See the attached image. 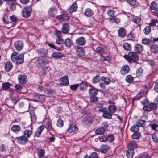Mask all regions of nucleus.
Returning <instances> with one entry per match:
<instances>
[{
  "mask_svg": "<svg viewBox=\"0 0 158 158\" xmlns=\"http://www.w3.org/2000/svg\"><path fill=\"white\" fill-rule=\"evenodd\" d=\"M136 77L141 76L143 73V70L141 68H139L136 71Z\"/></svg>",
  "mask_w": 158,
  "mask_h": 158,
  "instance_id": "obj_57",
  "label": "nucleus"
},
{
  "mask_svg": "<svg viewBox=\"0 0 158 158\" xmlns=\"http://www.w3.org/2000/svg\"><path fill=\"white\" fill-rule=\"evenodd\" d=\"M130 70L129 66L127 65L123 66L121 69V73L123 75H124L128 73Z\"/></svg>",
  "mask_w": 158,
  "mask_h": 158,
  "instance_id": "obj_21",
  "label": "nucleus"
},
{
  "mask_svg": "<svg viewBox=\"0 0 158 158\" xmlns=\"http://www.w3.org/2000/svg\"><path fill=\"white\" fill-rule=\"evenodd\" d=\"M32 9L30 6L25 7L22 11V16L25 18L29 17L31 13Z\"/></svg>",
  "mask_w": 158,
  "mask_h": 158,
  "instance_id": "obj_5",
  "label": "nucleus"
},
{
  "mask_svg": "<svg viewBox=\"0 0 158 158\" xmlns=\"http://www.w3.org/2000/svg\"><path fill=\"white\" fill-rule=\"evenodd\" d=\"M30 116L32 121L35 122L36 120V116L34 112L32 111L30 113Z\"/></svg>",
  "mask_w": 158,
  "mask_h": 158,
  "instance_id": "obj_63",
  "label": "nucleus"
},
{
  "mask_svg": "<svg viewBox=\"0 0 158 158\" xmlns=\"http://www.w3.org/2000/svg\"><path fill=\"white\" fill-rule=\"evenodd\" d=\"M158 25V21L157 19H153L152 20L150 23L149 24V25L151 27H153L156 26V24ZM158 25H156L158 26Z\"/></svg>",
  "mask_w": 158,
  "mask_h": 158,
  "instance_id": "obj_54",
  "label": "nucleus"
},
{
  "mask_svg": "<svg viewBox=\"0 0 158 158\" xmlns=\"http://www.w3.org/2000/svg\"><path fill=\"white\" fill-rule=\"evenodd\" d=\"M18 143L20 145H25L28 142V139L23 135L15 139Z\"/></svg>",
  "mask_w": 158,
  "mask_h": 158,
  "instance_id": "obj_7",
  "label": "nucleus"
},
{
  "mask_svg": "<svg viewBox=\"0 0 158 158\" xmlns=\"http://www.w3.org/2000/svg\"><path fill=\"white\" fill-rule=\"evenodd\" d=\"M11 86V84L8 82L3 83L2 84V89L6 90L9 89Z\"/></svg>",
  "mask_w": 158,
  "mask_h": 158,
  "instance_id": "obj_45",
  "label": "nucleus"
},
{
  "mask_svg": "<svg viewBox=\"0 0 158 158\" xmlns=\"http://www.w3.org/2000/svg\"><path fill=\"white\" fill-rule=\"evenodd\" d=\"M32 128L31 129H26L24 131L23 135L27 139L30 138L32 135Z\"/></svg>",
  "mask_w": 158,
  "mask_h": 158,
  "instance_id": "obj_22",
  "label": "nucleus"
},
{
  "mask_svg": "<svg viewBox=\"0 0 158 158\" xmlns=\"http://www.w3.org/2000/svg\"><path fill=\"white\" fill-rule=\"evenodd\" d=\"M78 8V5L76 2H73L69 8V12L72 13L73 12L76 11Z\"/></svg>",
  "mask_w": 158,
  "mask_h": 158,
  "instance_id": "obj_16",
  "label": "nucleus"
},
{
  "mask_svg": "<svg viewBox=\"0 0 158 158\" xmlns=\"http://www.w3.org/2000/svg\"><path fill=\"white\" fill-rule=\"evenodd\" d=\"M157 3L155 1H152L151 3L150 8L152 10H154L156 9Z\"/></svg>",
  "mask_w": 158,
  "mask_h": 158,
  "instance_id": "obj_56",
  "label": "nucleus"
},
{
  "mask_svg": "<svg viewBox=\"0 0 158 158\" xmlns=\"http://www.w3.org/2000/svg\"><path fill=\"white\" fill-rule=\"evenodd\" d=\"M131 131L134 133L138 132L139 130V128L136 125L132 126L130 128Z\"/></svg>",
  "mask_w": 158,
  "mask_h": 158,
  "instance_id": "obj_51",
  "label": "nucleus"
},
{
  "mask_svg": "<svg viewBox=\"0 0 158 158\" xmlns=\"http://www.w3.org/2000/svg\"><path fill=\"white\" fill-rule=\"evenodd\" d=\"M56 42L58 44H63L64 43L63 39L61 37H57L56 39Z\"/></svg>",
  "mask_w": 158,
  "mask_h": 158,
  "instance_id": "obj_64",
  "label": "nucleus"
},
{
  "mask_svg": "<svg viewBox=\"0 0 158 158\" xmlns=\"http://www.w3.org/2000/svg\"><path fill=\"white\" fill-rule=\"evenodd\" d=\"M13 65L11 62H7L4 65V69L6 71L9 72L12 69Z\"/></svg>",
  "mask_w": 158,
  "mask_h": 158,
  "instance_id": "obj_20",
  "label": "nucleus"
},
{
  "mask_svg": "<svg viewBox=\"0 0 158 158\" xmlns=\"http://www.w3.org/2000/svg\"><path fill=\"white\" fill-rule=\"evenodd\" d=\"M46 124V128L48 131H53V133L55 134L56 133V131L53 128L52 123L50 120L48 119L47 121Z\"/></svg>",
  "mask_w": 158,
  "mask_h": 158,
  "instance_id": "obj_15",
  "label": "nucleus"
},
{
  "mask_svg": "<svg viewBox=\"0 0 158 158\" xmlns=\"http://www.w3.org/2000/svg\"><path fill=\"white\" fill-rule=\"evenodd\" d=\"M96 51L98 53L100 54L101 55L104 53V49L102 47H98L96 48Z\"/></svg>",
  "mask_w": 158,
  "mask_h": 158,
  "instance_id": "obj_52",
  "label": "nucleus"
},
{
  "mask_svg": "<svg viewBox=\"0 0 158 158\" xmlns=\"http://www.w3.org/2000/svg\"><path fill=\"white\" fill-rule=\"evenodd\" d=\"M11 57L12 61L15 62L17 65L22 64L24 62L23 54L19 55L18 53L14 52L12 53Z\"/></svg>",
  "mask_w": 158,
  "mask_h": 158,
  "instance_id": "obj_1",
  "label": "nucleus"
},
{
  "mask_svg": "<svg viewBox=\"0 0 158 158\" xmlns=\"http://www.w3.org/2000/svg\"><path fill=\"white\" fill-rule=\"evenodd\" d=\"M114 139L115 137L113 135H110L107 136V141L109 142H112Z\"/></svg>",
  "mask_w": 158,
  "mask_h": 158,
  "instance_id": "obj_61",
  "label": "nucleus"
},
{
  "mask_svg": "<svg viewBox=\"0 0 158 158\" xmlns=\"http://www.w3.org/2000/svg\"><path fill=\"white\" fill-rule=\"evenodd\" d=\"M110 147L107 145H102L100 147V151L103 153H106L110 149Z\"/></svg>",
  "mask_w": 158,
  "mask_h": 158,
  "instance_id": "obj_30",
  "label": "nucleus"
},
{
  "mask_svg": "<svg viewBox=\"0 0 158 158\" xmlns=\"http://www.w3.org/2000/svg\"><path fill=\"white\" fill-rule=\"evenodd\" d=\"M78 130V128L74 125H70L68 130L67 131L69 133H76Z\"/></svg>",
  "mask_w": 158,
  "mask_h": 158,
  "instance_id": "obj_24",
  "label": "nucleus"
},
{
  "mask_svg": "<svg viewBox=\"0 0 158 158\" xmlns=\"http://www.w3.org/2000/svg\"><path fill=\"white\" fill-rule=\"evenodd\" d=\"M141 136V135L139 132H135L131 135V137L133 139H138Z\"/></svg>",
  "mask_w": 158,
  "mask_h": 158,
  "instance_id": "obj_48",
  "label": "nucleus"
},
{
  "mask_svg": "<svg viewBox=\"0 0 158 158\" xmlns=\"http://www.w3.org/2000/svg\"><path fill=\"white\" fill-rule=\"evenodd\" d=\"M10 19L11 21V23H12L13 26L15 25L18 21V18L15 15H13L10 16Z\"/></svg>",
  "mask_w": 158,
  "mask_h": 158,
  "instance_id": "obj_40",
  "label": "nucleus"
},
{
  "mask_svg": "<svg viewBox=\"0 0 158 158\" xmlns=\"http://www.w3.org/2000/svg\"><path fill=\"white\" fill-rule=\"evenodd\" d=\"M44 128V127L43 125L39 126L35 133V136L37 137L40 136L41 133Z\"/></svg>",
  "mask_w": 158,
  "mask_h": 158,
  "instance_id": "obj_17",
  "label": "nucleus"
},
{
  "mask_svg": "<svg viewBox=\"0 0 158 158\" xmlns=\"http://www.w3.org/2000/svg\"><path fill=\"white\" fill-rule=\"evenodd\" d=\"M93 122L92 118L89 116L85 117L83 120V122L85 124H91Z\"/></svg>",
  "mask_w": 158,
  "mask_h": 158,
  "instance_id": "obj_28",
  "label": "nucleus"
},
{
  "mask_svg": "<svg viewBox=\"0 0 158 158\" xmlns=\"http://www.w3.org/2000/svg\"><path fill=\"white\" fill-rule=\"evenodd\" d=\"M51 56L54 58L59 59L63 57L64 55L61 52H54L52 53Z\"/></svg>",
  "mask_w": 158,
  "mask_h": 158,
  "instance_id": "obj_26",
  "label": "nucleus"
},
{
  "mask_svg": "<svg viewBox=\"0 0 158 158\" xmlns=\"http://www.w3.org/2000/svg\"><path fill=\"white\" fill-rule=\"evenodd\" d=\"M105 131V130L104 128L100 127L97 128L95 130V132L97 135L103 134Z\"/></svg>",
  "mask_w": 158,
  "mask_h": 158,
  "instance_id": "obj_39",
  "label": "nucleus"
},
{
  "mask_svg": "<svg viewBox=\"0 0 158 158\" xmlns=\"http://www.w3.org/2000/svg\"><path fill=\"white\" fill-rule=\"evenodd\" d=\"M134 50L138 53H140L143 50V46L141 44H136L134 46Z\"/></svg>",
  "mask_w": 158,
  "mask_h": 158,
  "instance_id": "obj_25",
  "label": "nucleus"
},
{
  "mask_svg": "<svg viewBox=\"0 0 158 158\" xmlns=\"http://www.w3.org/2000/svg\"><path fill=\"white\" fill-rule=\"evenodd\" d=\"M37 65L38 68H43L44 67L42 57L37 59L36 61Z\"/></svg>",
  "mask_w": 158,
  "mask_h": 158,
  "instance_id": "obj_41",
  "label": "nucleus"
},
{
  "mask_svg": "<svg viewBox=\"0 0 158 158\" xmlns=\"http://www.w3.org/2000/svg\"><path fill=\"white\" fill-rule=\"evenodd\" d=\"M126 31L123 27L120 28L118 30V36L123 38L126 35Z\"/></svg>",
  "mask_w": 158,
  "mask_h": 158,
  "instance_id": "obj_23",
  "label": "nucleus"
},
{
  "mask_svg": "<svg viewBox=\"0 0 158 158\" xmlns=\"http://www.w3.org/2000/svg\"><path fill=\"white\" fill-rule=\"evenodd\" d=\"M15 49L18 51L21 50L23 47V43L22 41H18L14 43Z\"/></svg>",
  "mask_w": 158,
  "mask_h": 158,
  "instance_id": "obj_14",
  "label": "nucleus"
},
{
  "mask_svg": "<svg viewBox=\"0 0 158 158\" xmlns=\"http://www.w3.org/2000/svg\"><path fill=\"white\" fill-rule=\"evenodd\" d=\"M101 80L106 85H108L111 82L114 83L115 81L114 80H111L109 77H105L104 76L102 77Z\"/></svg>",
  "mask_w": 158,
  "mask_h": 158,
  "instance_id": "obj_18",
  "label": "nucleus"
},
{
  "mask_svg": "<svg viewBox=\"0 0 158 158\" xmlns=\"http://www.w3.org/2000/svg\"><path fill=\"white\" fill-rule=\"evenodd\" d=\"M132 21L134 23L138 24L140 23L141 21V19L139 17L135 16L133 18Z\"/></svg>",
  "mask_w": 158,
  "mask_h": 158,
  "instance_id": "obj_53",
  "label": "nucleus"
},
{
  "mask_svg": "<svg viewBox=\"0 0 158 158\" xmlns=\"http://www.w3.org/2000/svg\"><path fill=\"white\" fill-rule=\"evenodd\" d=\"M87 85V83L85 82L81 83L79 85L80 86L79 89L81 91H84L86 89H85Z\"/></svg>",
  "mask_w": 158,
  "mask_h": 158,
  "instance_id": "obj_55",
  "label": "nucleus"
},
{
  "mask_svg": "<svg viewBox=\"0 0 158 158\" xmlns=\"http://www.w3.org/2000/svg\"><path fill=\"white\" fill-rule=\"evenodd\" d=\"M150 49L153 53L156 54L158 53V45L152 44Z\"/></svg>",
  "mask_w": 158,
  "mask_h": 158,
  "instance_id": "obj_34",
  "label": "nucleus"
},
{
  "mask_svg": "<svg viewBox=\"0 0 158 158\" xmlns=\"http://www.w3.org/2000/svg\"><path fill=\"white\" fill-rule=\"evenodd\" d=\"M123 47L124 50L127 51H130L131 48V45L127 43H125L123 46Z\"/></svg>",
  "mask_w": 158,
  "mask_h": 158,
  "instance_id": "obj_46",
  "label": "nucleus"
},
{
  "mask_svg": "<svg viewBox=\"0 0 158 158\" xmlns=\"http://www.w3.org/2000/svg\"><path fill=\"white\" fill-rule=\"evenodd\" d=\"M117 108L114 105H110L108 106V110L109 112L112 114L114 113L116 111Z\"/></svg>",
  "mask_w": 158,
  "mask_h": 158,
  "instance_id": "obj_35",
  "label": "nucleus"
},
{
  "mask_svg": "<svg viewBox=\"0 0 158 158\" xmlns=\"http://www.w3.org/2000/svg\"><path fill=\"white\" fill-rule=\"evenodd\" d=\"M58 13V10L55 6H52L49 8L48 11V14L49 17L54 18Z\"/></svg>",
  "mask_w": 158,
  "mask_h": 158,
  "instance_id": "obj_6",
  "label": "nucleus"
},
{
  "mask_svg": "<svg viewBox=\"0 0 158 158\" xmlns=\"http://www.w3.org/2000/svg\"><path fill=\"white\" fill-rule=\"evenodd\" d=\"M11 129L14 132L17 133L20 131L21 128L20 126L19 125H14L12 126Z\"/></svg>",
  "mask_w": 158,
  "mask_h": 158,
  "instance_id": "obj_36",
  "label": "nucleus"
},
{
  "mask_svg": "<svg viewBox=\"0 0 158 158\" xmlns=\"http://www.w3.org/2000/svg\"><path fill=\"white\" fill-rule=\"evenodd\" d=\"M136 125L138 126L143 127L146 125V121L145 120H139L136 122Z\"/></svg>",
  "mask_w": 158,
  "mask_h": 158,
  "instance_id": "obj_37",
  "label": "nucleus"
},
{
  "mask_svg": "<svg viewBox=\"0 0 158 158\" xmlns=\"http://www.w3.org/2000/svg\"><path fill=\"white\" fill-rule=\"evenodd\" d=\"M94 14L93 10L89 8L85 9L84 13V15L87 17H91Z\"/></svg>",
  "mask_w": 158,
  "mask_h": 158,
  "instance_id": "obj_27",
  "label": "nucleus"
},
{
  "mask_svg": "<svg viewBox=\"0 0 158 158\" xmlns=\"http://www.w3.org/2000/svg\"><path fill=\"white\" fill-rule=\"evenodd\" d=\"M98 90L94 87H92L89 89V96H96L97 94Z\"/></svg>",
  "mask_w": 158,
  "mask_h": 158,
  "instance_id": "obj_31",
  "label": "nucleus"
},
{
  "mask_svg": "<svg viewBox=\"0 0 158 158\" xmlns=\"http://www.w3.org/2000/svg\"><path fill=\"white\" fill-rule=\"evenodd\" d=\"M100 81V76L98 75H96L95 77L92 79V81L94 83H97Z\"/></svg>",
  "mask_w": 158,
  "mask_h": 158,
  "instance_id": "obj_58",
  "label": "nucleus"
},
{
  "mask_svg": "<svg viewBox=\"0 0 158 158\" xmlns=\"http://www.w3.org/2000/svg\"><path fill=\"white\" fill-rule=\"evenodd\" d=\"M158 108L157 104L154 102L150 103L148 105H144L143 106V110L144 112H143V114L145 115L146 117H148V114L146 112H150L152 110H155L157 109Z\"/></svg>",
  "mask_w": 158,
  "mask_h": 158,
  "instance_id": "obj_2",
  "label": "nucleus"
},
{
  "mask_svg": "<svg viewBox=\"0 0 158 158\" xmlns=\"http://www.w3.org/2000/svg\"><path fill=\"white\" fill-rule=\"evenodd\" d=\"M74 48L78 56L82 57L85 55V52L83 48L78 46H75L74 47Z\"/></svg>",
  "mask_w": 158,
  "mask_h": 158,
  "instance_id": "obj_8",
  "label": "nucleus"
},
{
  "mask_svg": "<svg viewBox=\"0 0 158 158\" xmlns=\"http://www.w3.org/2000/svg\"><path fill=\"white\" fill-rule=\"evenodd\" d=\"M111 20H113V22L117 24L119 23L121 21L120 19L116 17H114L111 19Z\"/></svg>",
  "mask_w": 158,
  "mask_h": 158,
  "instance_id": "obj_62",
  "label": "nucleus"
},
{
  "mask_svg": "<svg viewBox=\"0 0 158 158\" xmlns=\"http://www.w3.org/2000/svg\"><path fill=\"white\" fill-rule=\"evenodd\" d=\"M90 101L92 103H95L97 102L98 98L96 96H90Z\"/></svg>",
  "mask_w": 158,
  "mask_h": 158,
  "instance_id": "obj_60",
  "label": "nucleus"
},
{
  "mask_svg": "<svg viewBox=\"0 0 158 158\" xmlns=\"http://www.w3.org/2000/svg\"><path fill=\"white\" fill-rule=\"evenodd\" d=\"M144 93H143L142 91H140L137 95L132 99L133 102L135 100H138L140 99L144 94Z\"/></svg>",
  "mask_w": 158,
  "mask_h": 158,
  "instance_id": "obj_38",
  "label": "nucleus"
},
{
  "mask_svg": "<svg viewBox=\"0 0 158 158\" xmlns=\"http://www.w3.org/2000/svg\"><path fill=\"white\" fill-rule=\"evenodd\" d=\"M152 138L154 142L158 143V133L156 132L154 133L152 135Z\"/></svg>",
  "mask_w": 158,
  "mask_h": 158,
  "instance_id": "obj_59",
  "label": "nucleus"
},
{
  "mask_svg": "<svg viewBox=\"0 0 158 158\" xmlns=\"http://www.w3.org/2000/svg\"><path fill=\"white\" fill-rule=\"evenodd\" d=\"M60 84L62 86L68 85L69 84L68 77L66 75L61 77L59 80Z\"/></svg>",
  "mask_w": 158,
  "mask_h": 158,
  "instance_id": "obj_11",
  "label": "nucleus"
},
{
  "mask_svg": "<svg viewBox=\"0 0 158 158\" xmlns=\"http://www.w3.org/2000/svg\"><path fill=\"white\" fill-rule=\"evenodd\" d=\"M37 54L41 56H47L48 55V50L46 48H40L37 49L36 51Z\"/></svg>",
  "mask_w": 158,
  "mask_h": 158,
  "instance_id": "obj_9",
  "label": "nucleus"
},
{
  "mask_svg": "<svg viewBox=\"0 0 158 158\" xmlns=\"http://www.w3.org/2000/svg\"><path fill=\"white\" fill-rule=\"evenodd\" d=\"M123 57L130 63H135L139 59L138 55L131 52H129L127 55H124Z\"/></svg>",
  "mask_w": 158,
  "mask_h": 158,
  "instance_id": "obj_3",
  "label": "nucleus"
},
{
  "mask_svg": "<svg viewBox=\"0 0 158 158\" xmlns=\"http://www.w3.org/2000/svg\"><path fill=\"white\" fill-rule=\"evenodd\" d=\"M125 80L126 81L129 83H132L134 81L133 77L131 75L127 76Z\"/></svg>",
  "mask_w": 158,
  "mask_h": 158,
  "instance_id": "obj_50",
  "label": "nucleus"
},
{
  "mask_svg": "<svg viewBox=\"0 0 158 158\" xmlns=\"http://www.w3.org/2000/svg\"><path fill=\"white\" fill-rule=\"evenodd\" d=\"M69 30V24L67 23H64L62 26V31L63 33L67 34L68 33Z\"/></svg>",
  "mask_w": 158,
  "mask_h": 158,
  "instance_id": "obj_29",
  "label": "nucleus"
},
{
  "mask_svg": "<svg viewBox=\"0 0 158 158\" xmlns=\"http://www.w3.org/2000/svg\"><path fill=\"white\" fill-rule=\"evenodd\" d=\"M45 154V151L43 149L40 150L37 152V156L39 158H42L44 157Z\"/></svg>",
  "mask_w": 158,
  "mask_h": 158,
  "instance_id": "obj_44",
  "label": "nucleus"
},
{
  "mask_svg": "<svg viewBox=\"0 0 158 158\" xmlns=\"http://www.w3.org/2000/svg\"><path fill=\"white\" fill-rule=\"evenodd\" d=\"M151 31V27L149 26H146L143 30L144 33L145 35H148L149 34Z\"/></svg>",
  "mask_w": 158,
  "mask_h": 158,
  "instance_id": "obj_43",
  "label": "nucleus"
},
{
  "mask_svg": "<svg viewBox=\"0 0 158 158\" xmlns=\"http://www.w3.org/2000/svg\"><path fill=\"white\" fill-rule=\"evenodd\" d=\"M100 59L102 61H107L109 62L111 60V58L109 56H103L102 54L100 56Z\"/></svg>",
  "mask_w": 158,
  "mask_h": 158,
  "instance_id": "obj_42",
  "label": "nucleus"
},
{
  "mask_svg": "<svg viewBox=\"0 0 158 158\" xmlns=\"http://www.w3.org/2000/svg\"><path fill=\"white\" fill-rule=\"evenodd\" d=\"M98 110L103 113L102 117L105 118L110 119L111 118L112 114L108 112L107 109L105 108H102L99 109Z\"/></svg>",
  "mask_w": 158,
  "mask_h": 158,
  "instance_id": "obj_4",
  "label": "nucleus"
},
{
  "mask_svg": "<svg viewBox=\"0 0 158 158\" xmlns=\"http://www.w3.org/2000/svg\"><path fill=\"white\" fill-rule=\"evenodd\" d=\"M137 145L136 142L134 140L130 141L128 144V148L134 150V149L137 148Z\"/></svg>",
  "mask_w": 158,
  "mask_h": 158,
  "instance_id": "obj_19",
  "label": "nucleus"
},
{
  "mask_svg": "<svg viewBox=\"0 0 158 158\" xmlns=\"http://www.w3.org/2000/svg\"><path fill=\"white\" fill-rule=\"evenodd\" d=\"M75 43L78 45L83 46L86 44L85 39L84 37H81L76 39Z\"/></svg>",
  "mask_w": 158,
  "mask_h": 158,
  "instance_id": "obj_12",
  "label": "nucleus"
},
{
  "mask_svg": "<svg viewBox=\"0 0 158 158\" xmlns=\"http://www.w3.org/2000/svg\"><path fill=\"white\" fill-rule=\"evenodd\" d=\"M152 41L148 39L145 38L143 39L142 40V43L144 45H147L148 44L152 43Z\"/></svg>",
  "mask_w": 158,
  "mask_h": 158,
  "instance_id": "obj_49",
  "label": "nucleus"
},
{
  "mask_svg": "<svg viewBox=\"0 0 158 158\" xmlns=\"http://www.w3.org/2000/svg\"><path fill=\"white\" fill-rule=\"evenodd\" d=\"M18 80L19 83L24 84L27 81V76L25 75H20L18 76Z\"/></svg>",
  "mask_w": 158,
  "mask_h": 158,
  "instance_id": "obj_13",
  "label": "nucleus"
},
{
  "mask_svg": "<svg viewBox=\"0 0 158 158\" xmlns=\"http://www.w3.org/2000/svg\"><path fill=\"white\" fill-rule=\"evenodd\" d=\"M64 43L65 45L68 47H70L72 45L71 40L69 38H67L65 39Z\"/></svg>",
  "mask_w": 158,
  "mask_h": 158,
  "instance_id": "obj_47",
  "label": "nucleus"
},
{
  "mask_svg": "<svg viewBox=\"0 0 158 158\" xmlns=\"http://www.w3.org/2000/svg\"><path fill=\"white\" fill-rule=\"evenodd\" d=\"M30 106V103H25V104H24L23 102H20L19 103V108H23V107L24 108L25 110L26 111H27L29 110V108Z\"/></svg>",
  "mask_w": 158,
  "mask_h": 158,
  "instance_id": "obj_32",
  "label": "nucleus"
},
{
  "mask_svg": "<svg viewBox=\"0 0 158 158\" xmlns=\"http://www.w3.org/2000/svg\"><path fill=\"white\" fill-rule=\"evenodd\" d=\"M56 18L59 21L62 22L66 20L69 19L70 17L67 14L63 13L60 15L56 16Z\"/></svg>",
  "mask_w": 158,
  "mask_h": 158,
  "instance_id": "obj_10",
  "label": "nucleus"
},
{
  "mask_svg": "<svg viewBox=\"0 0 158 158\" xmlns=\"http://www.w3.org/2000/svg\"><path fill=\"white\" fill-rule=\"evenodd\" d=\"M134 155V151L133 149L128 148L127 151L126 155L128 158H132Z\"/></svg>",
  "mask_w": 158,
  "mask_h": 158,
  "instance_id": "obj_33",
  "label": "nucleus"
}]
</instances>
